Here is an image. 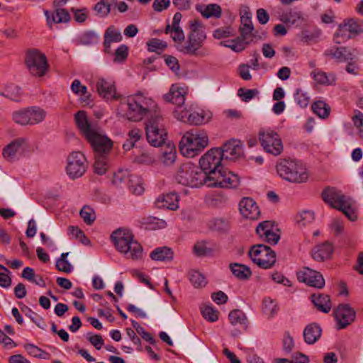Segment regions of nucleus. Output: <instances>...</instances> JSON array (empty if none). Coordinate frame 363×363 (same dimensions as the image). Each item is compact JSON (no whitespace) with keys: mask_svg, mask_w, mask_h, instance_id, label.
I'll return each instance as SVG.
<instances>
[{"mask_svg":"<svg viewBox=\"0 0 363 363\" xmlns=\"http://www.w3.org/2000/svg\"><path fill=\"white\" fill-rule=\"evenodd\" d=\"M155 106L152 99L145 96L140 91L129 96L121 102L118 110L123 118L132 121H140Z\"/></svg>","mask_w":363,"mask_h":363,"instance_id":"1","label":"nucleus"},{"mask_svg":"<svg viewBox=\"0 0 363 363\" xmlns=\"http://www.w3.org/2000/svg\"><path fill=\"white\" fill-rule=\"evenodd\" d=\"M189 30L186 43L177 49L185 55L204 56L205 53L200 50L206 39L203 24L196 18L191 20L189 22Z\"/></svg>","mask_w":363,"mask_h":363,"instance_id":"2","label":"nucleus"},{"mask_svg":"<svg viewBox=\"0 0 363 363\" xmlns=\"http://www.w3.org/2000/svg\"><path fill=\"white\" fill-rule=\"evenodd\" d=\"M208 145V136L201 130L187 131L179 142L181 153L186 157H194Z\"/></svg>","mask_w":363,"mask_h":363,"instance_id":"3","label":"nucleus"},{"mask_svg":"<svg viewBox=\"0 0 363 363\" xmlns=\"http://www.w3.org/2000/svg\"><path fill=\"white\" fill-rule=\"evenodd\" d=\"M323 201L331 207L341 211L351 221L357 218L352 208V200L345 196L341 191L335 187H327L322 192Z\"/></svg>","mask_w":363,"mask_h":363,"instance_id":"4","label":"nucleus"},{"mask_svg":"<svg viewBox=\"0 0 363 363\" xmlns=\"http://www.w3.org/2000/svg\"><path fill=\"white\" fill-rule=\"evenodd\" d=\"M176 181L184 186L199 187L208 186V176L201 169L191 162L182 164L175 177Z\"/></svg>","mask_w":363,"mask_h":363,"instance_id":"5","label":"nucleus"},{"mask_svg":"<svg viewBox=\"0 0 363 363\" xmlns=\"http://www.w3.org/2000/svg\"><path fill=\"white\" fill-rule=\"evenodd\" d=\"M276 167L279 175L290 182L302 183L308 179L306 168L296 160H281Z\"/></svg>","mask_w":363,"mask_h":363,"instance_id":"6","label":"nucleus"},{"mask_svg":"<svg viewBox=\"0 0 363 363\" xmlns=\"http://www.w3.org/2000/svg\"><path fill=\"white\" fill-rule=\"evenodd\" d=\"M163 118L157 114L152 116L145 123V133L147 142L153 147L162 146L167 140V132Z\"/></svg>","mask_w":363,"mask_h":363,"instance_id":"7","label":"nucleus"},{"mask_svg":"<svg viewBox=\"0 0 363 363\" xmlns=\"http://www.w3.org/2000/svg\"><path fill=\"white\" fill-rule=\"evenodd\" d=\"M25 63L29 73L36 77H43L49 69L45 55L35 48L27 50Z\"/></svg>","mask_w":363,"mask_h":363,"instance_id":"8","label":"nucleus"},{"mask_svg":"<svg viewBox=\"0 0 363 363\" xmlns=\"http://www.w3.org/2000/svg\"><path fill=\"white\" fill-rule=\"evenodd\" d=\"M223 152L218 147L210 149L200 158V169L208 176V182L223 168Z\"/></svg>","mask_w":363,"mask_h":363,"instance_id":"9","label":"nucleus"},{"mask_svg":"<svg viewBox=\"0 0 363 363\" xmlns=\"http://www.w3.org/2000/svg\"><path fill=\"white\" fill-rule=\"evenodd\" d=\"M249 256L254 263L262 269H270L276 263V253L263 244L253 245L249 251Z\"/></svg>","mask_w":363,"mask_h":363,"instance_id":"10","label":"nucleus"},{"mask_svg":"<svg viewBox=\"0 0 363 363\" xmlns=\"http://www.w3.org/2000/svg\"><path fill=\"white\" fill-rule=\"evenodd\" d=\"M259 139L264 150L274 156L279 155L283 151V143L279 135L273 130H262L259 133Z\"/></svg>","mask_w":363,"mask_h":363,"instance_id":"11","label":"nucleus"},{"mask_svg":"<svg viewBox=\"0 0 363 363\" xmlns=\"http://www.w3.org/2000/svg\"><path fill=\"white\" fill-rule=\"evenodd\" d=\"M86 160L81 152H73L67 157V174L73 179L81 177L86 170Z\"/></svg>","mask_w":363,"mask_h":363,"instance_id":"12","label":"nucleus"},{"mask_svg":"<svg viewBox=\"0 0 363 363\" xmlns=\"http://www.w3.org/2000/svg\"><path fill=\"white\" fill-rule=\"evenodd\" d=\"M240 183L238 176L232 172H227L223 168L208 182V187L236 188Z\"/></svg>","mask_w":363,"mask_h":363,"instance_id":"13","label":"nucleus"},{"mask_svg":"<svg viewBox=\"0 0 363 363\" xmlns=\"http://www.w3.org/2000/svg\"><path fill=\"white\" fill-rule=\"evenodd\" d=\"M94 87L99 96L106 101H116L121 98L112 79L98 77L95 80Z\"/></svg>","mask_w":363,"mask_h":363,"instance_id":"14","label":"nucleus"},{"mask_svg":"<svg viewBox=\"0 0 363 363\" xmlns=\"http://www.w3.org/2000/svg\"><path fill=\"white\" fill-rule=\"evenodd\" d=\"M296 275L299 281L304 282L310 286L321 289L325 286L323 275L309 267H303L302 270L297 272Z\"/></svg>","mask_w":363,"mask_h":363,"instance_id":"15","label":"nucleus"},{"mask_svg":"<svg viewBox=\"0 0 363 363\" xmlns=\"http://www.w3.org/2000/svg\"><path fill=\"white\" fill-rule=\"evenodd\" d=\"M335 317L337 323V328L340 330L354 321L356 312L349 304H340L335 311Z\"/></svg>","mask_w":363,"mask_h":363,"instance_id":"16","label":"nucleus"},{"mask_svg":"<svg viewBox=\"0 0 363 363\" xmlns=\"http://www.w3.org/2000/svg\"><path fill=\"white\" fill-rule=\"evenodd\" d=\"M86 139L91 144L94 150L99 154L106 153L110 151L113 145L109 138L99 134L95 130L87 135Z\"/></svg>","mask_w":363,"mask_h":363,"instance_id":"17","label":"nucleus"},{"mask_svg":"<svg viewBox=\"0 0 363 363\" xmlns=\"http://www.w3.org/2000/svg\"><path fill=\"white\" fill-rule=\"evenodd\" d=\"M357 50L354 48H350L349 47H336L333 46L328 49L325 52L326 56L330 57L331 58L335 59L340 62H344L347 61H352L355 58V52Z\"/></svg>","mask_w":363,"mask_h":363,"instance_id":"18","label":"nucleus"},{"mask_svg":"<svg viewBox=\"0 0 363 363\" xmlns=\"http://www.w3.org/2000/svg\"><path fill=\"white\" fill-rule=\"evenodd\" d=\"M163 99L168 103H172L177 106L174 111L175 116L182 110V106L185 101L184 91L182 88L173 84L169 91L163 95Z\"/></svg>","mask_w":363,"mask_h":363,"instance_id":"19","label":"nucleus"},{"mask_svg":"<svg viewBox=\"0 0 363 363\" xmlns=\"http://www.w3.org/2000/svg\"><path fill=\"white\" fill-rule=\"evenodd\" d=\"M111 238L116 250L120 253H122L132 241L133 235L128 229L119 228L112 233Z\"/></svg>","mask_w":363,"mask_h":363,"instance_id":"20","label":"nucleus"},{"mask_svg":"<svg viewBox=\"0 0 363 363\" xmlns=\"http://www.w3.org/2000/svg\"><path fill=\"white\" fill-rule=\"evenodd\" d=\"M223 160H235L243 154L242 145L240 140L231 139L225 142L221 147Z\"/></svg>","mask_w":363,"mask_h":363,"instance_id":"21","label":"nucleus"},{"mask_svg":"<svg viewBox=\"0 0 363 363\" xmlns=\"http://www.w3.org/2000/svg\"><path fill=\"white\" fill-rule=\"evenodd\" d=\"M240 213L245 218L257 220L259 217L260 211L256 202L250 198H243L239 203Z\"/></svg>","mask_w":363,"mask_h":363,"instance_id":"22","label":"nucleus"},{"mask_svg":"<svg viewBox=\"0 0 363 363\" xmlns=\"http://www.w3.org/2000/svg\"><path fill=\"white\" fill-rule=\"evenodd\" d=\"M155 203L158 208L175 211L179 208V196L174 192L162 194L158 196Z\"/></svg>","mask_w":363,"mask_h":363,"instance_id":"23","label":"nucleus"},{"mask_svg":"<svg viewBox=\"0 0 363 363\" xmlns=\"http://www.w3.org/2000/svg\"><path fill=\"white\" fill-rule=\"evenodd\" d=\"M176 117L183 122L196 125L206 123L208 121L205 118L203 111L201 113H191L186 108L181 110V111L176 116Z\"/></svg>","mask_w":363,"mask_h":363,"instance_id":"24","label":"nucleus"},{"mask_svg":"<svg viewBox=\"0 0 363 363\" xmlns=\"http://www.w3.org/2000/svg\"><path fill=\"white\" fill-rule=\"evenodd\" d=\"M333 252V246L329 242H325L316 245L311 251L313 259L318 262H323L330 258Z\"/></svg>","mask_w":363,"mask_h":363,"instance_id":"25","label":"nucleus"},{"mask_svg":"<svg viewBox=\"0 0 363 363\" xmlns=\"http://www.w3.org/2000/svg\"><path fill=\"white\" fill-rule=\"evenodd\" d=\"M311 77L320 85L331 86L335 84L336 75L334 73H327L320 69H314L310 74Z\"/></svg>","mask_w":363,"mask_h":363,"instance_id":"26","label":"nucleus"},{"mask_svg":"<svg viewBox=\"0 0 363 363\" xmlns=\"http://www.w3.org/2000/svg\"><path fill=\"white\" fill-rule=\"evenodd\" d=\"M321 334L320 326L317 323H311L303 330L304 340L308 345L314 344L320 339Z\"/></svg>","mask_w":363,"mask_h":363,"instance_id":"27","label":"nucleus"},{"mask_svg":"<svg viewBox=\"0 0 363 363\" xmlns=\"http://www.w3.org/2000/svg\"><path fill=\"white\" fill-rule=\"evenodd\" d=\"M196 9L206 18H218L222 15L221 7L217 4H209L206 6L198 4Z\"/></svg>","mask_w":363,"mask_h":363,"instance_id":"28","label":"nucleus"},{"mask_svg":"<svg viewBox=\"0 0 363 363\" xmlns=\"http://www.w3.org/2000/svg\"><path fill=\"white\" fill-rule=\"evenodd\" d=\"M311 301L317 309L325 313H328L332 308L330 296L326 294H313L311 295Z\"/></svg>","mask_w":363,"mask_h":363,"instance_id":"29","label":"nucleus"},{"mask_svg":"<svg viewBox=\"0 0 363 363\" xmlns=\"http://www.w3.org/2000/svg\"><path fill=\"white\" fill-rule=\"evenodd\" d=\"M121 254L127 259L137 260L143 256V247L140 244L133 238L128 246L126 247Z\"/></svg>","mask_w":363,"mask_h":363,"instance_id":"30","label":"nucleus"},{"mask_svg":"<svg viewBox=\"0 0 363 363\" xmlns=\"http://www.w3.org/2000/svg\"><path fill=\"white\" fill-rule=\"evenodd\" d=\"M152 260L160 262H169L173 259L174 252L168 247H160L155 248L150 254Z\"/></svg>","mask_w":363,"mask_h":363,"instance_id":"31","label":"nucleus"},{"mask_svg":"<svg viewBox=\"0 0 363 363\" xmlns=\"http://www.w3.org/2000/svg\"><path fill=\"white\" fill-rule=\"evenodd\" d=\"M74 119L77 128L85 138L87 136V135L94 130V129L91 127V125L88 121L85 111H79L77 112L74 116Z\"/></svg>","mask_w":363,"mask_h":363,"instance_id":"32","label":"nucleus"},{"mask_svg":"<svg viewBox=\"0 0 363 363\" xmlns=\"http://www.w3.org/2000/svg\"><path fill=\"white\" fill-rule=\"evenodd\" d=\"M230 269L233 274L240 280L248 279L252 275L250 269L244 264L231 263Z\"/></svg>","mask_w":363,"mask_h":363,"instance_id":"33","label":"nucleus"},{"mask_svg":"<svg viewBox=\"0 0 363 363\" xmlns=\"http://www.w3.org/2000/svg\"><path fill=\"white\" fill-rule=\"evenodd\" d=\"M342 23L353 38L363 33L362 21L361 20L348 18L345 19Z\"/></svg>","mask_w":363,"mask_h":363,"instance_id":"34","label":"nucleus"},{"mask_svg":"<svg viewBox=\"0 0 363 363\" xmlns=\"http://www.w3.org/2000/svg\"><path fill=\"white\" fill-rule=\"evenodd\" d=\"M208 227L211 230L225 233L228 230L230 225L228 220L223 218H213L208 220Z\"/></svg>","mask_w":363,"mask_h":363,"instance_id":"35","label":"nucleus"},{"mask_svg":"<svg viewBox=\"0 0 363 363\" xmlns=\"http://www.w3.org/2000/svg\"><path fill=\"white\" fill-rule=\"evenodd\" d=\"M122 40V35L113 26H111L105 31L104 46L109 47L112 43H118Z\"/></svg>","mask_w":363,"mask_h":363,"instance_id":"36","label":"nucleus"},{"mask_svg":"<svg viewBox=\"0 0 363 363\" xmlns=\"http://www.w3.org/2000/svg\"><path fill=\"white\" fill-rule=\"evenodd\" d=\"M128 186L129 190L135 195H140L144 191L142 179L136 174H133L130 177Z\"/></svg>","mask_w":363,"mask_h":363,"instance_id":"37","label":"nucleus"},{"mask_svg":"<svg viewBox=\"0 0 363 363\" xmlns=\"http://www.w3.org/2000/svg\"><path fill=\"white\" fill-rule=\"evenodd\" d=\"M228 318L230 323L233 325H241L247 327V318L244 312L241 310L235 309L230 312Z\"/></svg>","mask_w":363,"mask_h":363,"instance_id":"38","label":"nucleus"},{"mask_svg":"<svg viewBox=\"0 0 363 363\" xmlns=\"http://www.w3.org/2000/svg\"><path fill=\"white\" fill-rule=\"evenodd\" d=\"M23 139H17L9 144L3 151V155L7 160H12L18 151L21 146L24 143Z\"/></svg>","mask_w":363,"mask_h":363,"instance_id":"39","label":"nucleus"},{"mask_svg":"<svg viewBox=\"0 0 363 363\" xmlns=\"http://www.w3.org/2000/svg\"><path fill=\"white\" fill-rule=\"evenodd\" d=\"M72 91L77 95H80L82 101L87 102L90 99V94L87 91L86 86L82 85L79 79H74L71 85Z\"/></svg>","mask_w":363,"mask_h":363,"instance_id":"40","label":"nucleus"},{"mask_svg":"<svg viewBox=\"0 0 363 363\" xmlns=\"http://www.w3.org/2000/svg\"><path fill=\"white\" fill-rule=\"evenodd\" d=\"M352 35L349 33L348 30L342 23L339 25L338 28L333 36V40L336 44H341L349 39L352 38Z\"/></svg>","mask_w":363,"mask_h":363,"instance_id":"41","label":"nucleus"},{"mask_svg":"<svg viewBox=\"0 0 363 363\" xmlns=\"http://www.w3.org/2000/svg\"><path fill=\"white\" fill-rule=\"evenodd\" d=\"M28 117L30 118V125H34L43 121L45 117V112L37 107L28 108Z\"/></svg>","mask_w":363,"mask_h":363,"instance_id":"42","label":"nucleus"},{"mask_svg":"<svg viewBox=\"0 0 363 363\" xmlns=\"http://www.w3.org/2000/svg\"><path fill=\"white\" fill-rule=\"evenodd\" d=\"M312 109L320 118H325L330 114V108L325 102L318 101L313 104Z\"/></svg>","mask_w":363,"mask_h":363,"instance_id":"43","label":"nucleus"},{"mask_svg":"<svg viewBox=\"0 0 363 363\" xmlns=\"http://www.w3.org/2000/svg\"><path fill=\"white\" fill-rule=\"evenodd\" d=\"M229 43H226L225 42H221L220 45H223L226 48H229L235 52H239L244 50L248 44V42L245 41L241 38L238 37L235 39H233L228 42Z\"/></svg>","mask_w":363,"mask_h":363,"instance_id":"44","label":"nucleus"},{"mask_svg":"<svg viewBox=\"0 0 363 363\" xmlns=\"http://www.w3.org/2000/svg\"><path fill=\"white\" fill-rule=\"evenodd\" d=\"M99 39V36L93 30H88L82 33L79 38V41L80 44L89 45L96 43Z\"/></svg>","mask_w":363,"mask_h":363,"instance_id":"45","label":"nucleus"},{"mask_svg":"<svg viewBox=\"0 0 363 363\" xmlns=\"http://www.w3.org/2000/svg\"><path fill=\"white\" fill-rule=\"evenodd\" d=\"M68 255V252L62 253L56 262V268L59 271L67 274L70 273L73 269L72 265L67 259Z\"/></svg>","mask_w":363,"mask_h":363,"instance_id":"46","label":"nucleus"},{"mask_svg":"<svg viewBox=\"0 0 363 363\" xmlns=\"http://www.w3.org/2000/svg\"><path fill=\"white\" fill-rule=\"evenodd\" d=\"M81 218L86 225H91L96 220V214L92 208L84 206L79 212Z\"/></svg>","mask_w":363,"mask_h":363,"instance_id":"47","label":"nucleus"},{"mask_svg":"<svg viewBox=\"0 0 363 363\" xmlns=\"http://www.w3.org/2000/svg\"><path fill=\"white\" fill-rule=\"evenodd\" d=\"M108 169L107 159L104 155L99 156L94 164V172L99 175L104 174Z\"/></svg>","mask_w":363,"mask_h":363,"instance_id":"48","label":"nucleus"},{"mask_svg":"<svg viewBox=\"0 0 363 363\" xmlns=\"http://www.w3.org/2000/svg\"><path fill=\"white\" fill-rule=\"evenodd\" d=\"M278 311L277 303L270 298H266L263 301V312L268 317H272Z\"/></svg>","mask_w":363,"mask_h":363,"instance_id":"49","label":"nucleus"},{"mask_svg":"<svg viewBox=\"0 0 363 363\" xmlns=\"http://www.w3.org/2000/svg\"><path fill=\"white\" fill-rule=\"evenodd\" d=\"M52 21L55 23H67L70 19L69 12L65 9H57L52 13Z\"/></svg>","mask_w":363,"mask_h":363,"instance_id":"50","label":"nucleus"},{"mask_svg":"<svg viewBox=\"0 0 363 363\" xmlns=\"http://www.w3.org/2000/svg\"><path fill=\"white\" fill-rule=\"evenodd\" d=\"M315 218L314 213L311 211H303L297 216V223L301 226H306L311 223Z\"/></svg>","mask_w":363,"mask_h":363,"instance_id":"51","label":"nucleus"},{"mask_svg":"<svg viewBox=\"0 0 363 363\" xmlns=\"http://www.w3.org/2000/svg\"><path fill=\"white\" fill-rule=\"evenodd\" d=\"M189 281L194 287H202L206 284L205 277L198 271L189 272Z\"/></svg>","mask_w":363,"mask_h":363,"instance_id":"52","label":"nucleus"},{"mask_svg":"<svg viewBox=\"0 0 363 363\" xmlns=\"http://www.w3.org/2000/svg\"><path fill=\"white\" fill-rule=\"evenodd\" d=\"M131 175L128 169H119L114 173L113 182L116 185H120L126 182L128 183V179Z\"/></svg>","mask_w":363,"mask_h":363,"instance_id":"53","label":"nucleus"},{"mask_svg":"<svg viewBox=\"0 0 363 363\" xmlns=\"http://www.w3.org/2000/svg\"><path fill=\"white\" fill-rule=\"evenodd\" d=\"M13 120L15 123L22 125H30V118L28 117L27 109L14 112L13 113Z\"/></svg>","mask_w":363,"mask_h":363,"instance_id":"54","label":"nucleus"},{"mask_svg":"<svg viewBox=\"0 0 363 363\" xmlns=\"http://www.w3.org/2000/svg\"><path fill=\"white\" fill-rule=\"evenodd\" d=\"M154 155L148 152H142L134 158V162L141 164H151L155 162Z\"/></svg>","mask_w":363,"mask_h":363,"instance_id":"55","label":"nucleus"},{"mask_svg":"<svg viewBox=\"0 0 363 363\" xmlns=\"http://www.w3.org/2000/svg\"><path fill=\"white\" fill-rule=\"evenodd\" d=\"M201 313L203 317L210 322H215L218 319V311L211 306H206L202 308Z\"/></svg>","mask_w":363,"mask_h":363,"instance_id":"56","label":"nucleus"},{"mask_svg":"<svg viewBox=\"0 0 363 363\" xmlns=\"http://www.w3.org/2000/svg\"><path fill=\"white\" fill-rule=\"evenodd\" d=\"M148 50L150 52H159L164 50L167 47V43L160 39L153 38L147 43Z\"/></svg>","mask_w":363,"mask_h":363,"instance_id":"57","label":"nucleus"},{"mask_svg":"<svg viewBox=\"0 0 363 363\" xmlns=\"http://www.w3.org/2000/svg\"><path fill=\"white\" fill-rule=\"evenodd\" d=\"M253 29V25L250 18H246L242 26L240 27L241 36L240 38L246 41L251 36Z\"/></svg>","mask_w":363,"mask_h":363,"instance_id":"58","label":"nucleus"},{"mask_svg":"<svg viewBox=\"0 0 363 363\" xmlns=\"http://www.w3.org/2000/svg\"><path fill=\"white\" fill-rule=\"evenodd\" d=\"M69 234L74 236L75 238L78 239L80 242H82L84 245H87L89 243V240L85 235L84 233L79 229L77 226H69L68 228Z\"/></svg>","mask_w":363,"mask_h":363,"instance_id":"59","label":"nucleus"},{"mask_svg":"<svg viewBox=\"0 0 363 363\" xmlns=\"http://www.w3.org/2000/svg\"><path fill=\"white\" fill-rule=\"evenodd\" d=\"M295 101L301 108H306L310 101V97L307 93L301 89H297L294 95Z\"/></svg>","mask_w":363,"mask_h":363,"instance_id":"60","label":"nucleus"},{"mask_svg":"<svg viewBox=\"0 0 363 363\" xmlns=\"http://www.w3.org/2000/svg\"><path fill=\"white\" fill-rule=\"evenodd\" d=\"M24 348L30 355L34 357L45 358V355L47 354L44 350L33 344H26Z\"/></svg>","mask_w":363,"mask_h":363,"instance_id":"61","label":"nucleus"},{"mask_svg":"<svg viewBox=\"0 0 363 363\" xmlns=\"http://www.w3.org/2000/svg\"><path fill=\"white\" fill-rule=\"evenodd\" d=\"M128 55V48L125 45H121L115 52L114 62H124Z\"/></svg>","mask_w":363,"mask_h":363,"instance_id":"62","label":"nucleus"},{"mask_svg":"<svg viewBox=\"0 0 363 363\" xmlns=\"http://www.w3.org/2000/svg\"><path fill=\"white\" fill-rule=\"evenodd\" d=\"M194 252L199 257L206 256L211 252V250L206 247L204 241L197 242L193 248Z\"/></svg>","mask_w":363,"mask_h":363,"instance_id":"63","label":"nucleus"},{"mask_svg":"<svg viewBox=\"0 0 363 363\" xmlns=\"http://www.w3.org/2000/svg\"><path fill=\"white\" fill-rule=\"evenodd\" d=\"M164 59L166 65L174 72L177 73L180 69V65L178 60L172 55H164Z\"/></svg>","mask_w":363,"mask_h":363,"instance_id":"64","label":"nucleus"}]
</instances>
